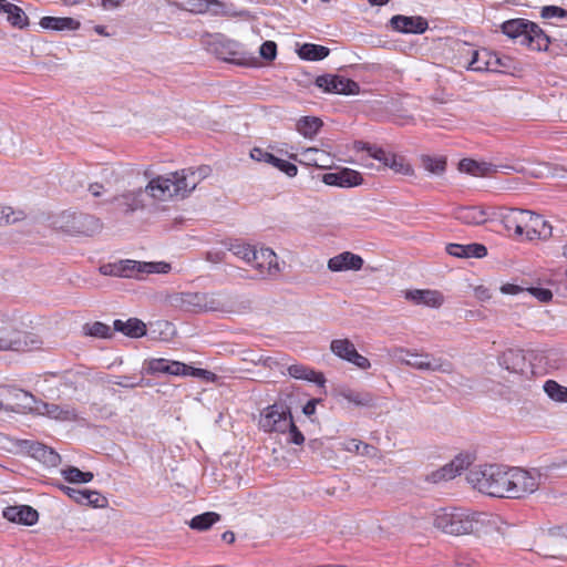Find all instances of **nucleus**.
<instances>
[{
	"label": "nucleus",
	"mask_w": 567,
	"mask_h": 567,
	"mask_svg": "<svg viewBox=\"0 0 567 567\" xmlns=\"http://www.w3.org/2000/svg\"><path fill=\"white\" fill-rule=\"evenodd\" d=\"M489 524L488 514L457 507L440 508L434 513L433 518L434 527L453 536L481 535L486 533Z\"/></svg>",
	"instance_id": "1"
},
{
	"label": "nucleus",
	"mask_w": 567,
	"mask_h": 567,
	"mask_svg": "<svg viewBox=\"0 0 567 567\" xmlns=\"http://www.w3.org/2000/svg\"><path fill=\"white\" fill-rule=\"evenodd\" d=\"M509 468L499 464H485L468 471L466 480L474 488L494 497L508 498Z\"/></svg>",
	"instance_id": "2"
},
{
	"label": "nucleus",
	"mask_w": 567,
	"mask_h": 567,
	"mask_svg": "<svg viewBox=\"0 0 567 567\" xmlns=\"http://www.w3.org/2000/svg\"><path fill=\"white\" fill-rule=\"evenodd\" d=\"M501 32L512 40L522 38L520 44L534 51H548L551 38L534 21L515 18L499 25Z\"/></svg>",
	"instance_id": "3"
},
{
	"label": "nucleus",
	"mask_w": 567,
	"mask_h": 567,
	"mask_svg": "<svg viewBox=\"0 0 567 567\" xmlns=\"http://www.w3.org/2000/svg\"><path fill=\"white\" fill-rule=\"evenodd\" d=\"M60 227L70 235L93 236L101 231V220L82 212L64 210L59 216Z\"/></svg>",
	"instance_id": "4"
},
{
	"label": "nucleus",
	"mask_w": 567,
	"mask_h": 567,
	"mask_svg": "<svg viewBox=\"0 0 567 567\" xmlns=\"http://www.w3.org/2000/svg\"><path fill=\"white\" fill-rule=\"evenodd\" d=\"M209 51L219 60L241 66L249 65L255 60L247 55L239 42L227 39L221 34H216L213 41L209 42Z\"/></svg>",
	"instance_id": "5"
},
{
	"label": "nucleus",
	"mask_w": 567,
	"mask_h": 567,
	"mask_svg": "<svg viewBox=\"0 0 567 567\" xmlns=\"http://www.w3.org/2000/svg\"><path fill=\"white\" fill-rule=\"evenodd\" d=\"M291 419L290 406L285 402H275L261 411L258 425L266 433H286Z\"/></svg>",
	"instance_id": "6"
},
{
	"label": "nucleus",
	"mask_w": 567,
	"mask_h": 567,
	"mask_svg": "<svg viewBox=\"0 0 567 567\" xmlns=\"http://www.w3.org/2000/svg\"><path fill=\"white\" fill-rule=\"evenodd\" d=\"M401 355L399 357L401 362L422 371H437L442 373H451L453 371V364L442 358H436L430 353H416L410 350H400Z\"/></svg>",
	"instance_id": "7"
},
{
	"label": "nucleus",
	"mask_w": 567,
	"mask_h": 567,
	"mask_svg": "<svg viewBox=\"0 0 567 567\" xmlns=\"http://www.w3.org/2000/svg\"><path fill=\"white\" fill-rule=\"evenodd\" d=\"M509 489L508 498H522L526 495L534 493L540 482V474L537 471L534 473L525 471L519 467L509 468Z\"/></svg>",
	"instance_id": "8"
},
{
	"label": "nucleus",
	"mask_w": 567,
	"mask_h": 567,
	"mask_svg": "<svg viewBox=\"0 0 567 567\" xmlns=\"http://www.w3.org/2000/svg\"><path fill=\"white\" fill-rule=\"evenodd\" d=\"M41 344L42 341L33 333L0 329V351H32L39 349Z\"/></svg>",
	"instance_id": "9"
},
{
	"label": "nucleus",
	"mask_w": 567,
	"mask_h": 567,
	"mask_svg": "<svg viewBox=\"0 0 567 567\" xmlns=\"http://www.w3.org/2000/svg\"><path fill=\"white\" fill-rule=\"evenodd\" d=\"M484 62L478 64V54L473 53L467 65V70L482 72H498L504 74H511L515 70V61L508 55H502L497 52L485 51Z\"/></svg>",
	"instance_id": "10"
},
{
	"label": "nucleus",
	"mask_w": 567,
	"mask_h": 567,
	"mask_svg": "<svg viewBox=\"0 0 567 567\" xmlns=\"http://www.w3.org/2000/svg\"><path fill=\"white\" fill-rule=\"evenodd\" d=\"M315 85L330 94L355 95L360 92L359 83L340 74L318 75L315 79Z\"/></svg>",
	"instance_id": "11"
},
{
	"label": "nucleus",
	"mask_w": 567,
	"mask_h": 567,
	"mask_svg": "<svg viewBox=\"0 0 567 567\" xmlns=\"http://www.w3.org/2000/svg\"><path fill=\"white\" fill-rule=\"evenodd\" d=\"M249 265L258 271L257 275L250 276V279H264L266 276H276L280 271L277 255L270 248L256 249Z\"/></svg>",
	"instance_id": "12"
},
{
	"label": "nucleus",
	"mask_w": 567,
	"mask_h": 567,
	"mask_svg": "<svg viewBox=\"0 0 567 567\" xmlns=\"http://www.w3.org/2000/svg\"><path fill=\"white\" fill-rule=\"evenodd\" d=\"M330 350L337 357L357 365L360 369L365 370L371 365L369 359L361 355L349 339L332 340L330 343Z\"/></svg>",
	"instance_id": "13"
},
{
	"label": "nucleus",
	"mask_w": 567,
	"mask_h": 567,
	"mask_svg": "<svg viewBox=\"0 0 567 567\" xmlns=\"http://www.w3.org/2000/svg\"><path fill=\"white\" fill-rule=\"evenodd\" d=\"M390 28L404 34H423L429 29V22L421 16L395 14L389 21Z\"/></svg>",
	"instance_id": "14"
},
{
	"label": "nucleus",
	"mask_w": 567,
	"mask_h": 567,
	"mask_svg": "<svg viewBox=\"0 0 567 567\" xmlns=\"http://www.w3.org/2000/svg\"><path fill=\"white\" fill-rule=\"evenodd\" d=\"M58 487L71 499L81 505H90L94 508H104L109 504L107 498L97 491L70 487L63 484H59Z\"/></svg>",
	"instance_id": "15"
},
{
	"label": "nucleus",
	"mask_w": 567,
	"mask_h": 567,
	"mask_svg": "<svg viewBox=\"0 0 567 567\" xmlns=\"http://www.w3.org/2000/svg\"><path fill=\"white\" fill-rule=\"evenodd\" d=\"M184 369L185 363L181 361L168 360L165 358H153L144 361L141 374H168L181 377Z\"/></svg>",
	"instance_id": "16"
},
{
	"label": "nucleus",
	"mask_w": 567,
	"mask_h": 567,
	"mask_svg": "<svg viewBox=\"0 0 567 567\" xmlns=\"http://www.w3.org/2000/svg\"><path fill=\"white\" fill-rule=\"evenodd\" d=\"M322 182L329 186L351 188L361 185L363 177L360 172L343 167L337 172L323 174Z\"/></svg>",
	"instance_id": "17"
},
{
	"label": "nucleus",
	"mask_w": 567,
	"mask_h": 567,
	"mask_svg": "<svg viewBox=\"0 0 567 567\" xmlns=\"http://www.w3.org/2000/svg\"><path fill=\"white\" fill-rule=\"evenodd\" d=\"M375 161L382 164V169L390 168L395 174L411 176L414 169L403 155L388 152L381 147L377 154ZM381 171V167L379 168Z\"/></svg>",
	"instance_id": "18"
},
{
	"label": "nucleus",
	"mask_w": 567,
	"mask_h": 567,
	"mask_svg": "<svg viewBox=\"0 0 567 567\" xmlns=\"http://www.w3.org/2000/svg\"><path fill=\"white\" fill-rule=\"evenodd\" d=\"M250 157L254 161L270 164L271 166L278 168L280 172L285 173L289 177H293L298 173V167L293 163L279 158L272 153L261 147H254L250 151Z\"/></svg>",
	"instance_id": "19"
},
{
	"label": "nucleus",
	"mask_w": 567,
	"mask_h": 567,
	"mask_svg": "<svg viewBox=\"0 0 567 567\" xmlns=\"http://www.w3.org/2000/svg\"><path fill=\"white\" fill-rule=\"evenodd\" d=\"M551 226L543 216L527 210L525 235L527 240L546 239L551 236Z\"/></svg>",
	"instance_id": "20"
},
{
	"label": "nucleus",
	"mask_w": 567,
	"mask_h": 567,
	"mask_svg": "<svg viewBox=\"0 0 567 567\" xmlns=\"http://www.w3.org/2000/svg\"><path fill=\"white\" fill-rule=\"evenodd\" d=\"M111 203L116 206L117 209L124 214H131L138 209H143L144 204V190L142 187L135 190H128L122 195L114 196Z\"/></svg>",
	"instance_id": "21"
},
{
	"label": "nucleus",
	"mask_w": 567,
	"mask_h": 567,
	"mask_svg": "<svg viewBox=\"0 0 567 567\" xmlns=\"http://www.w3.org/2000/svg\"><path fill=\"white\" fill-rule=\"evenodd\" d=\"M3 517L12 523L32 526L38 522L39 513L32 506L16 505L3 509Z\"/></svg>",
	"instance_id": "22"
},
{
	"label": "nucleus",
	"mask_w": 567,
	"mask_h": 567,
	"mask_svg": "<svg viewBox=\"0 0 567 567\" xmlns=\"http://www.w3.org/2000/svg\"><path fill=\"white\" fill-rule=\"evenodd\" d=\"M363 259L361 256L350 252L343 251L328 260V269L333 272L344 271V270H360L363 266Z\"/></svg>",
	"instance_id": "23"
},
{
	"label": "nucleus",
	"mask_w": 567,
	"mask_h": 567,
	"mask_svg": "<svg viewBox=\"0 0 567 567\" xmlns=\"http://www.w3.org/2000/svg\"><path fill=\"white\" fill-rule=\"evenodd\" d=\"M404 297L415 305H424L432 308H439L444 300L440 291L430 289L405 290Z\"/></svg>",
	"instance_id": "24"
},
{
	"label": "nucleus",
	"mask_w": 567,
	"mask_h": 567,
	"mask_svg": "<svg viewBox=\"0 0 567 567\" xmlns=\"http://www.w3.org/2000/svg\"><path fill=\"white\" fill-rule=\"evenodd\" d=\"M143 190L144 195L147 194L157 200H167L175 196L168 176H157L151 179Z\"/></svg>",
	"instance_id": "25"
},
{
	"label": "nucleus",
	"mask_w": 567,
	"mask_h": 567,
	"mask_svg": "<svg viewBox=\"0 0 567 567\" xmlns=\"http://www.w3.org/2000/svg\"><path fill=\"white\" fill-rule=\"evenodd\" d=\"M446 252L457 258H483L487 255V248L483 244L472 243L467 245L449 244Z\"/></svg>",
	"instance_id": "26"
},
{
	"label": "nucleus",
	"mask_w": 567,
	"mask_h": 567,
	"mask_svg": "<svg viewBox=\"0 0 567 567\" xmlns=\"http://www.w3.org/2000/svg\"><path fill=\"white\" fill-rule=\"evenodd\" d=\"M501 367L514 373H523L526 368V358L520 349H507L498 357Z\"/></svg>",
	"instance_id": "27"
},
{
	"label": "nucleus",
	"mask_w": 567,
	"mask_h": 567,
	"mask_svg": "<svg viewBox=\"0 0 567 567\" xmlns=\"http://www.w3.org/2000/svg\"><path fill=\"white\" fill-rule=\"evenodd\" d=\"M9 392L10 405L16 408L14 412H20L22 410H40V408L35 405L38 403L37 399L30 392L11 385H9Z\"/></svg>",
	"instance_id": "28"
},
{
	"label": "nucleus",
	"mask_w": 567,
	"mask_h": 567,
	"mask_svg": "<svg viewBox=\"0 0 567 567\" xmlns=\"http://www.w3.org/2000/svg\"><path fill=\"white\" fill-rule=\"evenodd\" d=\"M526 216L527 209L511 208L502 215V223L508 231L513 229L516 236H523Z\"/></svg>",
	"instance_id": "29"
},
{
	"label": "nucleus",
	"mask_w": 567,
	"mask_h": 567,
	"mask_svg": "<svg viewBox=\"0 0 567 567\" xmlns=\"http://www.w3.org/2000/svg\"><path fill=\"white\" fill-rule=\"evenodd\" d=\"M113 330L134 339L143 337L147 332L146 324L137 318H130L126 321L116 319L113 322Z\"/></svg>",
	"instance_id": "30"
},
{
	"label": "nucleus",
	"mask_w": 567,
	"mask_h": 567,
	"mask_svg": "<svg viewBox=\"0 0 567 567\" xmlns=\"http://www.w3.org/2000/svg\"><path fill=\"white\" fill-rule=\"evenodd\" d=\"M288 374L297 380H306L322 386L326 382L324 375L321 372H317L313 369L305 364H291L284 368Z\"/></svg>",
	"instance_id": "31"
},
{
	"label": "nucleus",
	"mask_w": 567,
	"mask_h": 567,
	"mask_svg": "<svg viewBox=\"0 0 567 567\" xmlns=\"http://www.w3.org/2000/svg\"><path fill=\"white\" fill-rule=\"evenodd\" d=\"M40 27L53 31H74L80 29L81 23L71 17H43L39 22Z\"/></svg>",
	"instance_id": "32"
},
{
	"label": "nucleus",
	"mask_w": 567,
	"mask_h": 567,
	"mask_svg": "<svg viewBox=\"0 0 567 567\" xmlns=\"http://www.w3.org/2000/svg\"><path fill=\"white\" fill-rule=\"evenodd\" d=\"M454 216L457 220L467 225H482L487 221V213L477 206L458 207Z\"/></svg>",
	"instance_id": "33"
},
{
	"label": "nucleus",
	"mask_w": 567,
	"mask_h": 567,
	"mask_svg": "<svg viewBox=\"0 0 567 567\" xmlns=\"http://www.w3.org/2000/svg\"><path fill=\"white\" fill-rule=\"evenodd\" d=\"M298 56L306 61H321L326 59L330 49L315 43H303L297 49Z\"/></svg>",
	"instance_id": "34"
},
{
	"label": "nucleus",
	"mask_w": 567,
	"mask_h": 567,
	"mask_svg": "<svg viewBox=\"0 0 567 567\" xmlns=\"http://www.w3.org/2000/svg\"><path fill=\"white\" fill-rule=\"evenodd\" d=\"M460 172L473 175V176H486L494 171L493 165L478 162L472 158H463L458 163Z\"/></svg>",
	"instance_id": "35"
},
{
	"label": "nucleus",
	"mask_w": 567,
	"mask_h": 567,
	"mask_svg": "<svg viewBox=\"0 0 567 567\" xmlns=\"http://www.w3.org/2000/svg\"><path fill=\"white\" fill-rule=\"evenodd\" d=\"M322 125V120L317 116H302L297 122V131L305 137L312 138Z\"/></svg>",
	"instance_id": "36"
},
{
	"label": "nucleus",
	"mask_w": 567,
	"mask_h": 567,
	"mask_svg": "<svg viewBox=\"0 0 567 567\" xmlns=\"http://www.w3.org/2000/svg\"><path fill=\"white\" fill-rule=\"evenodd\" d=\"M43 414H47L49 417L58 420V421H73L76 417L75 411L73 409H64L54 403H44L41 402Z\"/></svg>",
	"instance_id": "37"
},
{
	"label": "nucleus",
	"mask_w": 567,
	"mask_h": 567,
	"mask_svg": "<svg viewBox=\"0 0 567 567\" xmlns=\"http://www.w3.org/2000/svg\"><path fill=\"white\" fill-rule=\"evenodd\" d=\"M340 394L347 401L358 406H373L375 404V399L370 392L346 389Z\"/></svg>",
	"instance_id": "38"
},
{
	"label": "nucleus",
	"mask_w": 567,
	"mask_h": 567,
	"mask_svg": "<svg viewBox=\"0 0 567 567\" xmlns=\"http://www.w3.org/2000/svg\"><path fill=\"white\" fill-rule=\"evenodd\" d=\"M219 520L220 515L218 513L205 512L194 516L189 522V527L195 530L205 532Z\"/></svg>",
	"instance_id": "39"
},
{
	"label": "nucleus",
	"mask_w": 567,
	"mask_h": 567,
	"mask_svg": "<svg viewBox=\"0 0 567 567\" xmlns=\"http://www.w3.org/2000/svg\"><path fill=\"white\" fill-rule=\"evenodd\" d=\"M168 177L172 182L173 194L175 196L185 198L189 193H192L190 188H188L187 177L183 169L171 173Z\"/></svg>",
	"instance_id": "40"
},
{
	"label": "nucleus",
	"mask_w": 567,
	"mask_h": 567,
	"mask_svg": "<svg viewBox=\"0 0 567 567\" xmlns=\"http://www.w3.org/2000/svg\"><path fill=\"white\" fill-rule=\"evenodd\" d=\"M82 329L85 336L100 339H111L114 331L109 324L101 321H94L92 323L87 322Z\"/></svg>",
	"instance_id": "41"
},
{
	"label": "nucleus",
	"mask_w": 567,
	"mask_h": 567,
	"mask_svg": "<svg viewBox=\"0 0 567 567\" xmlns=\"http://www.w3.org/2000/svg\"><path fill=\"white\" fill-rule=\"evenodd\" d=\"M421 163L425 171L434 175H442L447 165L444 156L422 155Z\"/></svg>",
	"instance_id": "42"
},
{
	"label": "nucleus",
	"mask_w": 567,
	"mask_h": 567,
	"mask_svg": "<svg viewBox=\"0 0 567 567\" xmlns=\"http://www.w3.org/2000/svg\"><path fill=\"white\" fill-rule=\"evenodd\" d=\"M62 475L71 484L89 483L94 477L92 472H83L75 466H66L62 470Z\"/></svg>",
	"instance_id": "43"
},
{
	"label": "nucleus",
	"mask_w": 567,
	"mask_h": 567,
	"mask_svg": "<svg viewBox=\"0 0 567 567\" xmlns=\"http://www.w3.org/2000/svg\"><path fill=\"white\" fill-rule=\"evenodd\" d=\"M145 261H136V260H121L120 261V270L123 274H120V277L126 278H142V275L145 274L143 266Z\"/></svg>",
	"instance_id": "44"
},
{
	"label": "nucleus",
	"mask_w": 567,
	"mask_h": 567,
	"mask_svg": "<svg viewBox=\"0 0 567 567\" xmlns=\"http://www.w3.org/2000/svg\"><path fill=\"white\" fill-rule=\"evenodd\" d=\"M545 393L554 401L567 402V388L555 380H547L543 386Z\"/></svg>",
	"instance_id": "45"
},
{
	"label": "nucleus",
	"mask_w": 567,
	"mask_h": 567,
	"mask_svg": "<svg viewBox=\"0 0 567 567\" xmlns=\"http://www.w3.org/2000/svg\"><path fill=\"white\" fill-rule=\"evenodd\" d=\"M7 19L12 27L18 29H24L29 25V18L17 4L11 6L10 10L7 12Z\"/></svg>",
	"instance_id": "46"
},
{
	"label": "nucleus",
	"mask_w": 567,
	"mask_h": 567,
	"mask_svg": "<svg viewBox=\"0 0 567 567\" xmlns=\"http://www.w3.org/2000/svg\"><path fill=\"white\" fill-rule=\"evenodd\" d=\"M181 377H193V378H197V379H200L205 382H216L218 377L209 371V370H206V369H202V368H195V367H192V365H188L185 363V369L183 370V374Z\"/></svg>",
	"instance_id": "47"
},
{
	"label": "nucleus",
	"mask_w": 567,
	"mask_h": 567,
	"mask_svg": "<svg viewBox=\"0 0 567 567\" xmlns=\"http://www.w3.org/2000/svg\"><path fill=\"white\" fill-rule=\"evenodd\" d=\"M206 299H208V295L202 292H186L181 295L182 303L192 307L195 311L204 309V301H206Z\"/></svg>",
	"instance_id": "48"
},
{
	"label": "nucleus",
	"mask_w": 567,
	"mask_h": 567,
	"mask_svg": "<svg viewBox=\"0 0 567 567\" xmlns=\"http://www.w3.org/2000/svg\"><path fill=\"white\" fill-rule=\"evenodd\" d=\"M229 250L237 257L245 260L248 265L252 259V252H255L256 247L243 241H236L230 245Z\"/></svg>",
	"instance_id": "49"
},
{
	"label": "nucleus",
	"mask_w": 567,
	"mask_h": 567,
	"mask_svg": "<svg viewBox=\"0 0 567 567\" xmlns=\"http://www.w3.org/2000/svg\"><path fill=\"white\" fill-rule=\"evenodd\" d=\"M35 460L47 466H58L61 462V456L52 447L44 445Z\"/></svg>",
	"instance_id": "50"
},
{
	"label": "nucleus",
	"mask_w": 567,
	"mask_h": 567,
	"mask_svg": "<svg viewBox=\"0 0 567 567\" xmlns=\"http://www.w3.org/2000/svg\"><path fill=\"white\" fill-rule=\"evenodd\" d=\"M251 361L257 364H262L264 367L269 368L271 370L277 369L280 371L281 374H285V364L279 361L278 357L259 354L258 358L251 359Z\"/></svg>",
	"instance_id": "51"
},
{
	"label": "nucleus",
	"mask_w": 567,
	"mask_h": 567,
	"mask_svg": "<svg viewBox=\"0 0 567 567\" xmlns=\"http://www.w3.org/2000/svg\"><path fill=\"white\" fill-rule=\"evenodd\" d=\"M286 433H288V443L296 445H301L305 443V435L296 425L293 417L289 421V425L287 426Z\"/></svg>",
	"instance_id": "52"
},
{
	"label": "nucleus",
	"mask_w": 567,
	"mask_h": 567,
	"mask_svg": "<svg viewBox=\"0 0 567 567\" xmlns=\"http://www.w3.org/2000/svg\"><path fill=\"white\" fill-rule=\"evenodd\" d=\"M540 17L543 19H565L567 18V10L558 6H544L540 10Z\"/></svg>",
	"instance_id": "53"
},
{
	"label": "nucleus",
	"mask_w": 567,
	"mask_h": 567,
	"mask_svg": "<svg viewBox=\"0 0 567 567\" xmlns=\"http://www.w3.org/2000/svg\"><path fill=\"white\" fill-rule=\"evenodd\" d=\"M456 476V470L450 466V463L432 473L431 477L434 483L449 481Z\"/></svg>",
	"instance_id": "54"
},
{
	"label": "nucleus",
	"mask_w": 567,
	"mask_h": 567,
	"mask_svg": "<svg viewBox=\"0 0 567 567\" xmlns=\"http://www.w3.org/2000/svg\"><path fill=\"white\" fill-rule=\"evenodd\" d=\"M144 375L145 374H142V377H140L138 379L135 377L122 375V377H117V380L114 381L113 383L121 388L133 389V388L143 385Z\"/></svg>",
	"instance_id": "55"
},
{
	"label": "nucleus",
	"mask_w": 567,
	"mask_h": 567,
	"mask_svg": "<svg viewBox=\"0 0 567 567\" xmlns=\"http://www.w3.org/2000/svg\"><path fill=\"white\" fill-rule=\"evenodd\" d=\"M260 56L266 61H274L277 56V44L274 41H265L259 48Z\"/></svg>",
	"instance_id": "56"
},
{
	"label": "nucleus",
	"mask_w": 567,
	"mask_h": 567,
	"mask_svg": "<svg viewBox=\"0 0 567 567\" xmlns=\"http://www.w3.org/2000/svg\"><path fill=\"white\" fill-rule=\"evenodd\" d=\"M533 297L542 302H548L553 299V292L548 288L540 286H530L526 289Z\"/></svg>",
	"instance_id": "57"
},
{
	"label": "nucleus",
	"mask_w": 567,
	"mask_h": 567,
	"mask_svg": "<svg viewBox=\"0 0 567 567\" xmlns=\"http://www.w3.org/2000/svg\"><path fill=\"white\" fill-rule=\"evenodd\" d=\"M353 150L357 151V152H367L369 157L375 159L377 157V154L379 153V151L381 150L380 146L375 145V144H371V143H368V142H364V141H354L353 142Z\"/></svg>",
	"instance_id": "58"
},
{
	"label": "nucleus",
	"mask_w": 567,
	"mask_h": 567,
	"mask_svg": "<svg viewBox=\"0 0 567 567\" xmlns=\"http://www.w3.org/2000/svg\"><path fill=\"white\" fill-rule=\"evenodd\" d=\"M145 274H167L171 270V265L164 261L147 262L143 266Z\"/></svg>",
	"instance_id": "59"
},
{
	"label": "nucleus",
	"mask_w": 567,
	"mask_h": 567,
	"mask_svg": "<svg viewBox=\"0 0 567 567\" xmlns=\"http://www.w3.org/2000/svg\"><path fill=\"white\" fill-rule=\"evenodd\" d=\"M21 213L16 212L8 206H0V224H14L20 219Z\"/></svg>",
	"instance_id": "60"
},
{
	"label": "nucleus",
	"mask_w": 567,
	"mask_h": 567,
	"mask_svg": "<svg viewBox=\"0 0 567 567\" xmlns=\"http://www.w3.org/2000/svg\"><path fill=\"white\" fill-rule=\"evenodd\" d=\"M372 449H373L372 445H370L368 443H363L361 441H357V440H351L349 442V444L347 445L348 451H354L355 453L361 454V455L370 454V450H372Z\"/></svg>",
	"instance_id": "61"
},
{
	"label": "nucleus",
	"mask_w": 567,
	"mask_h": 567,
	"mask_svg": "<svg viewBox=\"0 0 567 567\" xmlns=\"http://www.w3.org/2000/svg\"><path fill=\"white\" fill-rule=\"evenodd\" d=\"M0 410L16 411V408L10 405L9 385H0Z\"/></svg>",
	"instance_id": "62"
},
{
	"label": "nucleus",
	"mask_w": 567,
	"mask_h": 567,
	"mask_svg": "<svg viewBox=\"0 0 567 567\" xmlns=\"http://www.w3.org/2000/svg\"><path fill=\"white\" fill-rule=\"evenodd\" d=\"M470 464H471V460H470L468 455H466V456L458 455L450 462V466H452L453 470H456V475L461 474V472L463 470L467 468V466Z\"/></svg>",
	"instance_id": "63"
},
{
	"label": "nucleus",
	"mask_w": 567,
	"mask_h": 567,
	"mask_svg": "<svg viewBox=\"0 0 567 567\" xmlns=\"http://www.w3.org/2000/svg\"><path fill=\"white\" fill-rule=\"evenodd\" d=\"M308 450L318 456H326L324 442L321 439L310 440L307 444Z\"/></svg>",
	"instance_id": "64"
}]
</instances>
